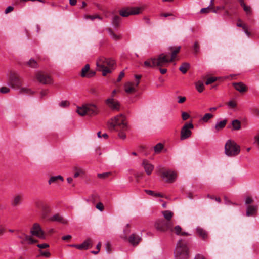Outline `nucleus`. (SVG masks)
Instances as JSON below:
<instances>
[{
    "label": "nucleus",
    "instance_id": "1",
    "mask_svg": "<svg viewBox=\"0 0 259 259\" xmlns=\"http://www.w3.org/2000/svg\"><path fill=\"white\" fill-rule=\"evenodd\" d=\"M181 49L180 46L170 47L169 50L171 51V58L168 59L167 55L164 53L159 55L157 58L152 57L146 60L144 62V65L147 67H155L164 66L169 62L175 60L177 54L179 52Z\"/></svg>",
    "mask_w": 259,
    "mask_h": 259
},
{
    "label": "nucleus",
    "instance_id": "2",
    "mask_svg": "<svg viewBox=\"0 0 259 259\" xmlns=\"http://www.w3.org/2000/svg\"><path fill=\"white\" fill-rule=\"evenodd\" d=\"M108 126L109 130L118 132L120 139L124 140L126 138L125 131L128 126L123 114H121L111 118L108 122Z\"/></svg>",
    "mask_w": 259,
    "mask_h": 259
},
{
    "label": "nucleus",
    "instance_id": "3",
    "mask_svg": "<svg viewBox=\"0 0 259 259\" xmlns=\"http://www.w3.org/2000/svg\"><path fill=\"white\" fill-rule=\"evenodd\" d=\"M175 259H189L190 250L188 242L183 239L177 242L174 251Z\"/></svg>",
    "mask_w": 259,
    "mask_h": 259
},
{
    "label": "nucleus",
    "instance_id": "4",
    "mask_svg": "<svg viewBox=\"0 0 259 259\" xmlns=\"http://www.w3.org/2000/svg\"><path fill=\"white\" fill-rule=\"evenodd\" d=\"M240 152V147L237 143L231 140L227 141L225 145V153L230 157L238 155Z\"/></svg>",
    "mask_w": 259,
    "mask_h": 259
},
{
    "label": "nucleus",
    "instance_id": "5",
    "mask_svg": "<svg viewBox=\"0 0 259 259\" xmlns=\"http://www.w3.org/2000/svg\"><path fill=\"white\" fill-rule=\"evenodd\" d=\"M159 171L162 178L167 183H172L177 178V173L172 170L162 168Z\"/></svg>",
    "mask_w": 259,
    "mask_h": 259
},
{
    "label": "nucleus",
    "instance_id": "6",
    "mask_svg": "<svg viewBox=\"0 0 259 259\" xmlns=\"http://www.w3.org/2000/svg\"><path fill=\"white\" fill-rule=\"evenodd\" d=\"M173 225L172 221H166L163 220H157L155 224L156 229L162 232L172 231Z\"/></svg>",
    "mask_w": 259,
    "mask_h": 259
},
{
    "label": "nucleus",
    "instance_id": "7",
    "mask_svg": "<svg viewBox=\"0 0 259 259\" xmlns=\"http://www.w3.org/2000/svg\"><path fill=\"white\" fill-rule=\"evenodd\" d=\"M114 64V60L111 59H106L104 57H100L96 62L98 69L106 67H112Z\"/></svg>",
    "mask_w": 259,
    "mask_h": 259
},
{
    "label": "nucleus",
    "instance_id": "8",
    "mask_svg": "<svg viewBox=\"0 0 259 259\" xmlns=\"http://www.w3.org/2000/svg\"><path fill=\"white\" fill-rule=\"evenodd\" d=\"M194 128L192 123H186L183 126L181 131L180 139L184 140L189 138L192 134L191 130Z\"/></svg>",
    "mask_w": 259,
    "mask_h": 259
},
{
    "label": "nucleus",
    "instance_id": "9",
    "mask_svg": "<svg viewBox=\"0 0 259 259\" xmlns=\"http://www.w3.org/2000/svg\"><path fill=\"white\" fill-rule=\"evenodd\" d=\"M30 233L32 235L35 236L41 239H44L46 238L44 231L42 230L40 225L37 223L33 224L30 230Z\"/></svg>",
    "mask_w": 259,
    "mask_h": 259
},
{
    "label": "nucleus",
    "instance_id": "10",
    "mask_svg": "<svg viewBox=\"0 0 259 259\" xmlns=\"http://www.w3.org/2000/svg\"><path fill=\"white\" fill-rule=\"evenodd\" d=\"M8 84L13 89H19L21 86V81L17 75L11 73L9 79Z\"/></svg>",
    "mask_w": 259,
    "mask_h": 259
},
{
    "label": "nucleus",
    "instance_id": "11",
    "mask_svg": "<svg viewBox=\"0 0 259 259\" xmlns=\"http://www.w3.org/2000/svg\"><path fill=\"white\" fill-rule=\"evenodd\" d=\"M141 12V9L138 7H131L123 9L120 11V15L123 17H127L131 15L138 14Z\"/></svg>",
    "mask_w": 259,
    "mask_h": 259
},
{
    "label": "nucleus",
    "instance_id": "12",
    "mask_svg": "<svg viewBox=\"0 0 259 259\" xmlns=\"http://www.w3.org/2000/svg\"><path fill=\"white\" fill-rule=\"evenodd\" d=\"M106 104L112 110L118 111L120 109L119 102L114 99V98L110 97L105 101Z\"/></svg>",
    "mask_w": 259,
    "mask_h": 259
},
{
    "label": "nucleus",
    "instance_id": "13",
    "mask_svg": "<svg viewBox=\"0 0 259 259\" xmlns=\"http://www.w3.org/2000/svg\"><path fill=\"white\" fill-rule=\"evenodd\" d=\"M36 78L39 82L43 84H49L52 82L51 77L42 72L37 73L36 74Z\"/></svg>",
    "mask_w": 259,
    "mask_h": 259
},
{
    "label": "nucleus",
    "instance_id": "14",
    "mask_svg": "<svg viewBox=\"0 0 259 259\" xmlns=\"http://www.w3.org/2000/svg\"><path fill=\"white\" fill-rule=\"evenodd\" d=\"M48 220L50 221L57 222L63 224H67L68 223V221L59 213H56L53 215L52 216L50 217Z\"/></svg>",
    "mask_w": 259,
    "mask_h": 259
},
{
    "label": "nucleus",
    "instance_id": "15",
    "mask_svg": "<svg viewBox=\"0 0 259 259\" xmlns=\"http://www.w3.org/2000/svg\"><path fill=\"white\" fill-rule=\"evenodd\" d=\"M87 115L89 116H94L98 114L99 109L98 107L94 104H87Z\"/></svg>",
    "mask_w": 259,
    "mask_h": 259
},
{
    "label": "nucleus",
    "instance_id": "16",
    "mask_svg": "<svg viewBox=\"0 0 259 259\" xmlns=\"http://www.w3.org/2000/svg\"><path fill=\"white\" fill-rule=\"evenodd\" d=\"M142 165L143 166L146 173L148 175H150L154 169V166L146 160H144L143 161Z\"/></svg>",
    "mask_w": 259,
    "mask_h": 259
},
{
    "label": "nucleus",
    "instance_id": "17",
    "mask_svg": "<svg viewBox=\"0 0 259 259\" xmlns=\"http://www.w3.org/2000/svg\"><path fill=\"white\" fill-rule=\"evenodd\" d=\"M234 88L240 93L245 92L247 90V86L242 82H234L232 83Z\"/></svg>",
    "mask_w": 259,
    "mask_h": 259
},
{
    "label": "nucleus",
    "instance_id": "18",
    "mask_svg": "<svg viewBox=\"0 0 259 259\" xmlns=\"http://www.w3.org/2000/svg\"><path fill=\"white\" fill-rule=\"evenodd\" d=\"M141 240V237L136 234H131L128 238V241L133 245H137Z\"/></svg>",
    "mask_w": 259,
    "mask_h": 259
},
{
    "label": "nucleus",
    "instance_id": "19",
    "mask_svg": "<svg viewBox=\"0 0 259 259\" xmlns=\"http://www.w3.org/2000/svg\"><path fill=\"white\" fill-rule=\"evenodd\" d=\"M22 200V196L21 195L17 194L14 195L11 201V205L13 207H16L21 203Z\"/></svg>",
    "mask_w": 259,
    "mask_h": 259
},
{
    "label": "nucleus",
    "instance_id": "20",
    "mask_svg": "<svg viewBox=\"0 0 259 259\" xmlns=\"http://www.w3.org/2000/svg\"><path fill=\"white\" fill-rule=\"evenodd\" d=\"M124 90L126 93L131 94L136 91V89L134 87V83L127 82L124 84Z\"/></svg>",
    "mask_w": 259,
    "mask_h": 259
},
{
    "label": "nucleus",
    "instance_id": "21",
    "mask_svg": "<svg viewBox=\"0 0 259 259\" xmlns=\"http://www.w3.org/2000/svg\"><path fill=\"white\" fill-rule=\"evenodd\" d=\"M257 207L256 205H248L246 208V215H254L257 212Z\"/></svg>",
    "mask_w": 259,
    "mask_h": 259
},
{
    "label": "nucleus",
    "instance_id": "22",
    "mask_svg": "<svg viewBox=\"0 0 259 259\" xmlns=\"http://www.w3.org/2000/svg\"><path fill=\"white\" fill-rule=\"evenodd\" d=\"M172 231H170L171 232H174L175 233L178 235H189L190 234L185 232L182 231L181 227L179 226H176L174 228L172 227Z\"/></svg>",
    "mask_w": 259,
    "mask_h": 259
},
{
    "label": "nucleus",
    "instance_id": "23",
    "mask_svg": "<svg viewBox=\"0 0 259 259\" xmlns=\"http://www.w3.org/2000/svg\"><path fill=\"white\" fill-rule=\"evenodd\" d=\"M77 113L81 115L84 116L87 115V104L82 105L81 107H78L76 110Z\"/></svg>",
    "mask_w": 259,
    "mask_h": 259
},
{
    "label": "nucleus",
    "instance_id": "24",
    "mask_svg": "<svg viewBox=\"0 0 259 259\" xmlns=\"http://www.w3.org/2000/svg\"><path fill=\"white\" fill-rule=\"evenodd\" d=\"M240 4L247 15H250L251 14L252 10L251 7L249 6L246 5L244 2L243 1H241V3H240Z\"/></svg>",
    "mask_w": 259,
    "mask_h": 259
},
{
    "label": "nucleus",
    "instance_id": "25",
    "mask_svg": "<svg viewBox=\"0 0 259 259\" xmlns=\"http://www.w3.org/2000/svg\"><path fill=\"white\" fill-rule=\"evenodd\" d=\"M58 180H60L61 181H63V178L61 176H52L51 177L48 183L49 184H51L52 183H57Z\"/></svg>",
    "mask_w": 259,
    "mask_h": 259
},
{
    "label": "nucleus",
    "instance_id": "26",
    "mask_svg": "<svg viewBox=\"0 0 259 259\" xmlns=\"http://www.w3.org/2000/svg\"><path fill=\"white\" fill-rule=\"evenodd\" d=\"M162 213L164 216V218L166 219V221H171V219L173 216V213L169 210H165L162 211Z\"/></svg>",
    "mask_w": 259,
    "mask_h": 259
},
{
    "label": "nucleus",
    "instance_id": "27",
    "mask_svg": "<svg viewBox=\"0 0 259 259\" xmlns=\"http://www.w3.org/2000/svg\"><path fill=\"white\" fill-rule=\"evenodd\" d=\"M196 231H197L198 234L199 235V236L200 237H201V238H202L204 239H205L206 238H207V233L206 232V231L203 230L202 228L198 227L196 229Z\"/></svg>",
    "mask_w": 259,
    "mask_h": 259
},
{
    "label": "nucleus",
    "instance_id": "28",
    "mask_svg": "<svg viewBox=\"0 0 259 259\" xmlns=\"http://www.w3.org/2000/svg\"><path fill=\"white\" fill-rule=\"evenodd\" d=\"M227 123V120L224 119L222 121L218 122L216 123L215 128L217 131H219L223 128Z\"/></svg>",
    "mask_w": 259,
    "mask_h": 259
},
{
    "label": "nucleus",
    "instance_id": "29",
    "mask_svg": "<svg viewBox=\"0 0 259 259\" xmlns=\"http://www.w3.org/2000/svg\"><path fill=\"white\" fill-rule=\"evenodd\" d=\"M190 67V64L188 63H184L180 67L179 70L184 74L186 73Z\"/></svg>",
    "mask_w": 259,
    "mask_h": 259
},
{
    "label": "nucleus",
    "instance_id": "30",
    "mask_svg": "<svg viewBox=\"0 0 259 259\" xmlns=\"http://www.w3.org/2000/svg\"><path fill=\"white\" fill-rule=\"evenodd\" d=\"M232 126L235 130H238L241 128L240 121L237 119H235L232 121Z\"/></svg>",
    "mask_w": 259,
    "mask_h": 259
},
{
    "label": "nucleus",
    "instance_id": "31",
    "mask_svg": "<svg viewBox=\"0 0 259 259\" xmlns=\"http://www.w3.org/2000/svg\"><path fill=\"white\" fill-rule=\"evenodd\" d=\"M20 93L27 95H31L33 94V92L30 89L27 88H20Z\"/></svg>",
    "mask_w": 259,
    "mask_h": 259
},
{
    "label": "nucleus",
    "instance_id": "32",
    "mask_svg": "<svg viewBox=\"0 0 259 259\" xmlns=\"http://www.w3.org/2000/svg\"><path fill=\"white\" fill-rule=\"evenodd\" d=\"M145 192L149 195H151V196H155V197H163L164 196L163 194H162L161 193H155L154 192L151 191V190H145Z\"/></svg>",
    "mask_w": 259,
    "mask_h": 259
},
{
    "label": "nucleus",
    "instance_id": "33",
    "mask_svg": "<svg viewBox=\"0 0 259 259\" xmlns=\"http://www.w3.org/2000/svg\"><path fill=\"white\" fill-rule=\"evenodd\" d=\"M82 244L84 249H88L92 245V240L90 239H88L85 240Z\"/></svg>",
    "mask_w": 259,
    "mask_h": 259
},
{
    "label": "nucleus",
    "instance_id": "34",
    "mask_svg": "<svg viewBox=\"0 0 259 259\" xmlns=\"http://www.w3.org/2000/svg\"><path fill=\"white\" fill-rule=\"evenodd\" d=\"M196 88L199 92H202L204 89L203 83L200 81H198L196 83Z\"/></svg>",
    "mask_w": 259,
    "mask_h": 259
},
{
    "label": "nucleus",
    "instance_id": "35",
    "mask_svg": "<svg viewBox=\"0 0 259 259\" xmlns=\"http://www.w3.org/2000/svg\"><path fill=\"white\" fill-rule=\"evenodd\" d=\"M98 196L97 195H92L88 199H85L87 202H91L92 203H95L98 199Z\"/></svg>",
    "mask_w": 259,
    "mask_h": 259
},
{
    "label": "nucleus",
    "instance_id": "36",
    "mask_svg": "<svg viewBox=\"0 0 259 259\" xmlns=\"http://www.w3.org/2000/svg\"><path fill=\"white\" fill-rule=\"evenodd\" d=\"M109 35L112 39L114 40H119L120 38V36L115 34L111 30H109Z\"/></svg>",
    "mask_w": 259,
    "mask_h": 259
},
{
    "label": "nucleus",
    "instance_id": "37",
    "mask_svg": "<svg viewBox=\"0 0 259 259\" xmlns=\"http://www.w3.org/2000/svg\"><path fill=\"white\" fill-rule=\"evenodd\" d=\"M90 70V65L89 64H86L85 66L82 68L81 69V76L82 77H85L87 73Z\"/></svg>",
    "mask_w": 259,
    "mask_h": 259
},
{
    "label": "nucleus",
    "instance_id": "38",
    "mask_svg": "<svg viewBox=\"0 0 259 259\" xmlns=\"http://www.w3.org/2000/svg\"><path fill=\"white\" fill-rule=\"evenodd\" d=\"M112 67H106L103 68H100L99 70L101 71L102 72V74L103 76H106L107 73L111 72V68Z\"/></svg>",
    "mask_w": 259,
    "mask_h": 259
},
{
    "label": "nucleus",
    "instance_id": "39",
    "mask_svg": "<svg viewBox=\"0 0 259 259\" xmlns=\"http://www.w3.org/2000/svg\"><path fill=\"white\" fill-rule=\"evenodd\" d=\"M120 17L119 16H114L112 18V23L115 26H117L120 22Z\"/></svg>",
    "mask_w": 259,
    "mask_h": 259
},
{
    "label": "nucleus",
    "instance_id": "40",
    "mask_svg": "<svg viewBox=\"0 0 259 259\" xmlns=\"http://www.w3.org/2000/svg\"><path fill=\"white\" fill-rule=\"evenodd\" d=\"M27 64L31 67L36 68L37 67V62L33 59H30Z\"/></svg>",
    "mask_w": 259,
    "mask_h": 259
},
{
    "label": "nucleus",
    "instance_id": "41",
    "mask_svg": "<svg viewBox=\"0 0 259 259\" xmlns=\"http://www.w3.org/2000/svg\"><path fill=\"white\" fill-rule=\"evenodd\" d=\"M212 116L213 115L211 114L206 113L203 116L201 120L204 122H207Z\"/></svg>",
    "mask_w": 259,
    "mask_h": 259
},
{
    "label": "nucleus",
    "instance_id": "42",
    "mask_svg": "<svg viewBox=\"0 0 259 259\" xmlns=\"http://www.w3.org/2000/svg\"><path fill=\"white\" fill-rule=\"evenodd\" d=\"M84 18L85 19H90L91 20H95V19H99V20H101L102 18L101 17L98 15H85L84 16Z\"/></svg>",
    "mask_w": 259,
    "mask_h": 259
},
{
    "label": "nucleus",
    "instance_id": "43",
    "mask_svg": "<svg viewBox=\"0 0 259 259\" xmlns=\"http://www.w3.org/2000/svg\"><path fill=\"white\" fill-rule=\"evenodd\" d=\"M163 148V145L161 143H158L154 147V151L156 153H159Z\"/></svg>",
    "mask_w": 259,
    "mask_h": 259
},
{
    "label": "nucleus",
    "instance_id": "44",
    "mask_svg": "<svg viewBox=\"0 0 259 259\" xmlns=\"http://www.w3.org/2000/svg\"><path fill=\"white\" fill-rule=\"evenodd\" d=\"M111 175L110 172H105L102 174H98V177L100 179H105Z\"/></svg>",
    "mask_w": 259,
    "mask_h": 259
},
{
    "label": "nucleus",
    "instance_id": "45",
    "mask_svg": "<svg viewBox=\"0 0 259 259\" xmlns=\"http://www.w3.org/2000/svg\"><path fill=\"white\" fill-rule=\"evenodd\" d=\"M227 105L230 108H234L237 106V103L235 101L230 100L227 103Z\"/></svg>",
    "mask_w": 259,
    "mask_h": 259
},
{
    "label": "nucleus",
    "instance_id": "46",
    "mask_svg": "<svg viewBox=\"0 0 259 259\" xmlns=\"http://www.w3.org/2000/svg\"><path fill=\"white\" fill-rule=\"evenodd\" d=\"M210 9H212V7H207L201 9L200 12L201 13H208L210 12Z\"/></svg>",
    "mask_w": 259,
    "mask_h": 259
},
{
    "label": "nucleus",
    "instance_id": "47",
    "mask_svg": "<svg viewBox=\"0 0 259 259\" xmlns=\"http://www.w3.org/2000/svg\"><path fill=\"white\" fill-rule=\"evenodd\" d=\"M75 170L76 171V172L74 175V178H77L79 176H80V175L83 174V170L82 169H81L75 168Z\"/></svg>",
    "mask_w": 259,
    "mask_h": 259
},
{
    "label": "nucleus",
    "instance_id": "48",
    "mask_svg": "<svg viewBox=\"0 0 259 259\" xmlns=\"http://www.w3.org/2000/svg\"><path fill=\"white\" fill-rule=\"evenodd\" d=\"M217 80V78L215 77H211L208 78L205 82L206 84H210L214 82Z\"/></svg>",
    "mask_w": 259,
    "mask_h": 259
},
{
    "label": "nucleus",
    "instance_id": "49",
    "mask_svg": "<svg viewBox=\"0 0 259 259\" xmlns=\"http://www.w3.org/2000/svg\"><path fill=\"white\" fill-rule=\"evenodd\" d=\"M69 105V103L68 101H62L60 103H59V106L61 107H63V108H64V107H66L67 106H68Z\"/></svg>",
    "mask_w": 259,
    "mask_h": 259
},
{
    "label": "nucleus",
    "instance_id": "50",
    "mask_svg": "<svg viewBox=\"0 0 259 259\" xmlns=\"http://www.w3.org/2000/svg\"><path fill=\"white\" fill-rule=\"evenodd\" d=\"M9 88L6 87H3L0 89V92L1 93L5 94L9 93Z\"/></svg>",
    "mask_w": 259,
    "mask_h": 259
},
{
    "label": "nucleus",
    "instance_id": "51",
    "mask_svg": "<svg viewBox=\"0 0 259 259\" xmlns=\"http://www.w3.org/2000/svg\"><path fill=\"white\" fill-rule=\"evenodd\" d=\"M96 208L100 211H103L104 210V206L101 202H99L96 205Z\"/></svg>",
    "mask_w": 259,
    "mask_h": 259
},
{
    "label": "nucleus",
    "instance_id": "52",
    "mask_svg": "<svg viewBox=\"0 0 259 259\" xmlns=\"http://www.w3.org/2000/svg\"><path fill=\"white\" fill-rule=\"evenodd\" d=\"M253 199L251 197H249V196L246 197L245 199V204H250L252 202H253Z\"/></svg>",
    "mask_w": 259,
    "mask_h": 259
},
{
    "label": "nucleus",
    "instance_id": "53",
    "mask_svg": "<svg viewBox=\"0 0 259 259\" xmlns=\"http://www.w3.org/2000/svg\"><path fill=\"white\" fill-rule=\"evenodd\" d=\"M182 117L183 120H186L190 117V115L187 113L183 112L182 114Z\"/></svg>",
    "mask_w": 259,
    "mask_h": 259
},
{
    "label": "nucleus",
    "instance_id": "54",
    "mask_svg": "<svg viewBox=\"0 0 259 259\" xmlns=\"http://www.w3.org/2000/svg\"><path fill=\"white\" fill-rule=\"evenodd\" d=\"M41 255L46 257H49L50 256V253L49 251H40Z\"/></svg>",
    "mask_w": 259,
    "mask_h": 259
},
{
    "label": "nucleus",
    "instance_id": "55",
    "mask_svg": "<svg viewBox=\"0 0 259 259\" xmlns=\"http://www.w3.org/2000/svg\"><path fill=\"white\" fill-rule=\"evenodd\" d=\"M37 247L41 249H44L47 248L49 246V244L47 243H43V244H39L37 245Z\"/></svg>",
    "mask_w": 259,
    "mask_h": 259
},
{
    "label": "nucleus",
    "instance_id": "56",
    "mask_svg": "<svg viewBox=\"0 0 259 259\" xmlns=\"http://www.w3.org/2000/svg\"><path fill=\"white\" fill-rule=\"evenodd\" d=\"M194 259H207L203 255L201 254H197Z\"/></svg>",
    "mask_w": 259,
    "mask_h": 259
},
{
    "label": "nucleus",
    "instance_id": "57",
    "mask_svg": "<svg viewBox=\"0 0 259 259\" xmlns=\"http://www.w3.org/2000/svg\"><path fill=\"white\" fill-rule=\"evenodd\" d=\"M95 74V72L93 71H89V73H87L85 77L90 78L94 76Z\"/></svg>",
    "mask_w": 259,
    "mask_h": 259
},
{
    "label": "nucleus",
    "instance_id": "58",
    "mask_svg": "<svg viewBox=\"0 0 259 259\" xmlns=\"http://www.w3.org/2000/svg\"><path fill=\"white\" fill-rule=\"evenodd\" d=\"M178 99H179V100H178V102L179 103H183L186 100V97H181V96H179L178 97Z\"/></svg>",
    "mask_w": 259,
    "mask_h": 259
},
{
    "label": "nucleus",
    "instance_id": "59",
    "mask_svg": "<svg viewBox=\"0 0 259 259\" xmlns=\"http://www.w3.org/2000/svg\"><path fill=\"white\" fill-rule=\"evenodd\" d=\"M13 7L12 6H8L5 11L6 14H8L13 10Z\"/></svg>",
    "mask_w": 259,
    "mask_h": 259
},
{
    "label": "nucleus",
    "instance_id": "60",
    "mask_svg": "<svg viewBox=\"0 0 259 259\" xmlns=\"http://www.w3.org/2000/svg\"><path fill=\"white\" fill-rule=\"evenodd\" d=\"M193 49L196 53H197L199 51V45L198 42H195L193 46Z\"/></svg>",
    "mask_w": 259,
    "mask_h": 259
},
{
    "label": "nucleus",
    "instance_id": "61",
    "mask_svg": "<svg viewBox=\"0 0 259 259\" xmlns=\"http://www.w3.org/2000/svg\"><path fill=\"white\" fill-rule=\"evenodd\" d=\"M124 73L123 71H121L119 75V76L118 77V79H117V81L118 82H119L121 81V79L124 77Z\"/></svg>",
    "mask_w": 259,
    "mask_h": 259
},
{
    "label": "nucleus",
    "instance_id": "62",
    "mask_svg": "<svg viewBox=\"0 0 259 259\" xmlns=\"http://www.w3.org/2000/svg\"><path fill=\"white\" fill-rule=\"evenodd\" d=\"M105 248L106 250L108 253H109L111 251V247L109 243H107L105 244Z\"/></svg>",
    "mask_w": 259,
    "mask_h": 259
},
{
    "label": "nucleus",
    "instance_id": "63",
    "mask_svg": "<svg viewBox=\"0 0 259 259\" xmlns=\"http://www.w3.org/2000/svg\"><path fill=\"white\" fill-rule=\"evenodd\" d=\"M29 243L30 244H33L35 242H37V241L36 240H34L32 237L30 236L28 239Z\"/></svg>",
    "mask_w": 259,
    "mask_h": 259
},
{
    "label": "nucleus",
    "instance_id": "64",
    "mask_svg": "<svg viewBox=\"0 0 259 259\" xmlns=\"http://www.w3.org/2000/svg\"><path fill=\"white\" fill-rule=\"evenodd\" d=\"M237 26L239 27H242L243 29H245L247 27L245 24H242L241 23H238L237 24Z\"/></svg>",
    "mask_w": 259,
    "mask_h": 259
}]
</instances>
